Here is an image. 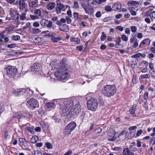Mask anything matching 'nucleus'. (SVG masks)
<instances>
[{"instance_id": "obj_42", "label": "nucleus", "mask_w": 155, "mask_h": 155, "mask_svg": "<svg viewBox=\"0 0 155 155\" xmlns=\"http://www.w3.org/2000/svg\"><path fill=\"white\" fill-rule=\"evenodd\" d=\"M131 63H134V64H131V65L132 68H135L136 67L137 63L136 61L134 62V61H131Z\"/></svg>"}, {"instance_id": "obj_16", "label": "nucleus", "mask_w": 155, "mask_h": 155, "mask_svg": "<svg viewBox=\"0 0 155 155\" xmlns=\"http://www.w3.org/2000/svg\"><path fill=\"white\" fill-rule=\"evenodd\" d=\"M56 34L54 33L50 32L46 36H48V38H51V39H61L59 37H56Z\"/></svg>"}, {"instance_id": "obj_53", "label": "nucleus", "mask_w": 155, "mask_h": 155, "mask_svg": "<svg viewBox=\"0 0 155 155\" xmlns=\"http://www.w3.org/2000/svg\"><path fill=\"white\" fill-rule=\"evenodd\" d=\"M95 16L97 18H99L101 16V12L100 11H98L95 14Z\"/></svg>"}, {"instance_id": "obj_44", "label": "nucleus", "mask_w": 155, "mask_h": 155, "mask_svg": "<svg viewBox=\"0 0 155 155\" xmlns=\"http://www.w3.org/2000/svg\"><path fill=\"white\" fill-rule=\"evenodd\" d=\"M5 32V31H2V33H0V38L2 39H8L7 37H6L5 35L3 34Z\"/></svg>"}, {"instance_id": "obj_24", "label": "nucleus", "mask_w": 155, "mask_h": 155, "mask_svg": "<svg viewBox=\"0 0 155 155\" xmlns=\"http://www.w3.org/2000/svg\"><path fill=\"white\" fill-rule=\"evenodd\" d=\"M33 91L32 90H31L29 88H28L26 90H25V94H27L28 93V95L27 96L28 97H29L33 94Z\"/></svg>"}, {"instance_id": "obj_36", "label": "nucleus", "mask_w": 155, "mask_h": 155, "mask_svg": "<svg viewBox=\"0 0 155 155\" xmlns=\"http://www.w3.org/2000/svg\"><path fill=\"white\" fill-rule=\"evenodd\" d=\"M19 140L20 143L23 144H25L26 140L25 139L22 138H20L19 139Z\"/></svg>"}, {"instance_id": "obj_31", "label": "nucleus", "mask_w": 155, "mask_h": 155, "mask_svg": "<svg viewBox=\"0 0 155 155\" xmlns=\"http://www.w3.org/2000/svg\"><path fill=\"white\" fill-rule=\"evenodd\" d=\"M45 145L48 149H51L52 148V145L49 142H46L45 143Z\"/></svg>"}, {"instance_id": "obj_13", "label": "nucleus", "mask_w": 155, "mask_h": 155, "mask_svg": "<svg viewBox=\"0 0 155 155\" xmlns=\"http://www.w3.org/2000/svg\"><path fill=\"white\" fill-rule=\"evenodd\" d=\"M25 91V89H19L17 91H15L13 93V94L16 96H19L23 94L24 92Z\"/></svg>"}, {"instance_id": "obj_58", "label": "nucleus", "mask_w": 155, "mask_h": 155, "mask_svg": "<svg viewBox=\"0 0 155 155\" xmlns=\"http://www.w3.org/2000/svg\"><path fill=\"white\" fill-rule=\"evenodd\" d=\"M142 132L143 131L142 130H138L136 134V136L137 137L139 136L141 134Z\"/></svg>"}, {"instance_id": "obj_28", "label": "nucleus", "mask_w": 155, "mask_h": 155, "mask_svg": "<svg viewBox=\"0 0 155 155\" xmlns=\"http://www.w3.org/2000/svg\"><path fill=\"white\" fill-rule=\"evenodd\" d=\"M129 148L130 150L133 151H136L137 150V148L135 144L130 145Z\"/></svg>"}, {"instance_id": "obj_56", "label": "nucleus", "mask_w": 155, "mask_h": 155, "mask_svg": "<svg viewBox=\"0 0 155 155\" xmlns=\"http://www.w3.org/2000/svg\"><path fill=\"white\" fill-rule=\"evenodd\" d=\"M132 81L133 84H136L137 82V79L135 77H134L132 78Z\"/></svg>"}, {"instance_id": "obj_45", "label": "nucleus", "mask_w": 155, "mask_h": 155, "mask_svg": "<svg viewBox=\"0 0 155 155\" xmlns=\"http://www.w3.org/2000/svg\"><path fill=\"white\" fill-rule=\"evenodd\" d=\"M26 13L22 14L20 16V19L21 20H24L26 18Z\"/></svg>"}, {"instance_id": "obj_15", "label": "nucleus", "mask_w": 155, "mask_h": 155, "mask_svg": "<svg viewBox=\"0 0 155 155\" xmlns=\"http://www.w3.org/2000/svg\"><path fill=\"white\" fill-rule=\"evenodd\" d=\"M121 7V4L120 3H115L112 6V10L114 11H117L120 10Z\"/></svg>"}, {"instance_id": "obj_21", "label": "nucleus", "mask_w": 155, "mask_h": 155, "mask_svg": "<svg viewBox=\"0 0 155 155\" xmlns=\"http://www.w3.org/2000/svg\"><path fill=\"white\" fill-rule=\"evenodd\" d=\"M150 42V39H144V40L141 43L139 46L140 47H143L142 45H144V44L148 45L149 44Z\"/></svg>"}, {"instance_id": "obj_37", "label": "nucleus", "mask_w": 155, "mask_h": 155, "mask_svg": "<svg viewBox=\"0 0 155 155\" xmlns=\"http://www.w3.org/2000/svg\"><path fill=\"white\" fill-rule=\"evenodd\" d=\"M104 9L107 12L111 11L112 9L110 6L109 5H107L105 6Z\"/></svg>"}, {"instance_id": "obj_6", "label": "nucleus", "mask_w": 155, "mask_h": 155, "mask_svg": "<svg viewBox=\"0 0 155 155\" xmlns=\"http://www.w3.org/2000/svg\"><path fill=\"white\" fill-rule=\"evenodd\" d=\"M76 126V124L75 122L74 121L71 122L65 127L63 131V134L65 135L70 134L71 132L75 129Z\"/></svg>"}, {"instance_id": "obj_25", "label": "nucleus", "mask_w": 155, "mask_h": 155, "mask_svg": "<svg viewBox=\"0 0 155 155\" xmlns=\"http://www.w3.org/2000/svg\"><path fill=\"white\" fill-rule=\"evenodd\" d=\"M150 77V75L149 74H144L141 75L140 76L139 79H142L144 78H149Z\"/></svg>"}, {"instance_id": "obj_5", "label": "nucleus", "mask_w": 155, "mask_h": 155, "mask_svg": "<svg viewBox=\"0 0 155 155\" xmlns=\"http://www.w3.org/2000/svg\"><path fill=\"white\" fill-rule=\"evenodd\" d=\"M87 105L89 110L95 111L98 106L97 99L94 97H91L87 101Z\"/></svg>"}, {"instance_id": "obj_26", "label": "nucleus", "mask_w": 155, "mask_h": 155, "mask_svg": "<svg viewBox=\"0 0 155 155\" xmlns=\"http://www.w3.org/2000/svg\"><path fill=\"white\" fill-rule=\"evenodd\" d=\"M130 42L133 44L132 46L134 48H136L138 45V43L135 39H130Z\"/></svg>"}, {"instance_id": "obj_43", "label": "nucleus", "mask_w": 155, "mask_h": 155, "mask_svg": "<svg viewBox=\"0 0 155 155\" xmlns=\"http://www.w3.org/2000/svg\"><path fill=\"white\" fill-rule=\"evenodd\" d=\"M26 129L28 130L31 133H32L33 131V128L31 127H26Z\"/></svg>"}, {"instance_id": "obj_52", "label": "nucleus", "mask_w": 155, "mask_h": 155, "mask_svg": "<svg viewBox=\"0 0 155 155\" xmlns=\"http://www.w3.org/2000/svg\"><path fill=\"white\" fill-rule=\"evenodd\" d=\"M149 142L151 144L152 143L153 145L155 143V138L153 137L150 140Z\"/></svg>"}, {"instance_id": "obj_14", "label": "nucleus", "mask_w": 155, "mask_h": 155, "mask_svg": "<svg viewBox=\"0 0 155 155\" xmlns=\"http://www.w3.org/2000/svg\"><path fill=\"white\" fill-rule=\"evenodd\" d=\"M120 40L119 39V41H116L115 43H110L108 44V45L109 47H115L116 48H118L119 46L120 45Z\"/></svg>"}, {"instance_id": "obj_7", "label": "nucleus", "mask_w": 155, "mask_h": 155, "mask_svg": "<svg viewBox=\"0 0 155 155\" xmlns=\"http://www.w3.org/2000/svg\"><path fill=\"white\" fill-rule=\"evenodd\" d=\"M27 105L31 109L39 107V103L37 100L34 98L29 99L26 103Z\"/></svg>"}, {"instance_id": "obj_1", "label": "nucleus", "mask_w": 155, "mask_h": 155, "mask_svg": "<svg viewBox=\"0 0 155 155\" xmlns=\"http://www.w3.org/2000/svg\"><path fill=\"white\" fill-rule=\"evenodd\" d=\"M58 65L54 66L55 68L57 69V72L55 74L58 78L61 79H64L68 75V69L69 66L67 64L64 62V59L61 60Z\"/></svg>"}, {"instance_id": "obj_57", "label": "nucleus", "mask_w": 155, "mask_h": 155, "mask_svg": "<svg viewBox=\"0 0 155 155\" xmlns=\"http://www.w3.org/2000/svg\"><path fill=\"white\" fill-rule=\"evenodd\" d=\"M74 6L75 8H78L79 7V5L78 4V2H74Z\"/></svg>"}, {"instance_id": "obj_50", "label": "nucleus", "mask_w": 155, "mask_h": 155, "mask_svg": "<svg viewBox=\"0 0 155 155\" xmlns=\"http://www.w3.org/2000/svg\"><path fill=\"white\" fill-rule=\"evenodd\" d=\"M65 18L67 24H70L71 22V20L69 17L66 16Z\"/></svg>"}, {"instance_id": "obj_9", "label": "nucleus", "mask_w": 155, "mask_h": 155, "mask_svg": "<svg viewBox=\"0 0 155 155\" xmlns=\"http://www.w3.org/2000/svg\"><path fill=\"white\" fill-rule=\"evenodd\" d=\"M40 24L42 26H47L48 28H51L52 26V22L48 21L45 19H43L40 21Z\"/></svg>"}, {"instance_id": "obj_12", "label": "nucleus", "mask_w": 155, "mask_h": 155, "mask_svg": "<svg viewBox=\"0 0 155 155\" xmlns=\"http://www.w3.org/2000/svg\"><path fill=\"white\" fill-rule=\"evenodd\" d=\"M72 107L73 109V110H72V113L73 114V115L74 114V113H76V114H78L80 111L79 109H79L80 108L79 104H76L75 105V107H74L73 105Z\"/></svg>"}, {"instance_id": "obj_33", "label": "nucleus", "mask_w": 155, "mask_h": 155, "mask_svg": "<svg viewBox=\"0 0 155 155\" xmlns=\"http://www.w3.org/2000/svg\"><path fill=\"white\" fill-rule=\"evenodd\" d=\"M94 9L92 8H89L86 12L88 15H91L93 13Z\"/></svg>"}, {"instance_id": "obj_23", "label": "nucleus", "mask_w": 155, "mask_h": 155, "mask_svg": "<svg viewBox=\"0 0 155 155\" xmlns=\"http://www.w3.org/2000/svg\"><path fill=\"white\" fill-rule=\"evenodd\" d=\"M38 140V137L36 135H34L33 136L32 138L31 139V142L32 143H36Z\"/></svg>"}, {"instance_id": "obj_29", "label": "nucleus", "mask_w": 155, "mask_h": 155, "mask_svg": "<svg viewBox=\"0 0 155 155\" xmlns=\"http://www.w3.org/2000/svg\"><path fill=\"white\" fill-rule=\"evenodd\" d=\"M135 135L134 132H130L127 135V137L129 139H130L133 137Z\"/></svg>"}, {"instance_id": "obj_4", "label": "nucleus", "mask_w": 155, "mask_h": 155, "mask_svg": "<svg viewBox=\"0 0 155 155\" xmlns=\"http://www.w3.org/2000/svg\"><path fill=\"white\" fill-rule=\"evenodd\" d=\"M17 69L13 66H9L5 69L4 77L7 80L11 78H15L17 75Z\"/></svg>"}, {"instance_id": "obj_40", "label": "nucleus", "mask_w": 155, "mask_h": 155, "mask_svg": "<svg viewBox=\"0 0 155 155\" xmlns=\"http://www.w3.org/2000/svg\"><path fill=\"white\" fill-rule=\"evenodd\" d=\"M140 53H138L136 54L133 55L131 57L133 58H139L140 57Z\"/></svg>"}, {"instance_id": "obj_46", "label": "nucleus", "mask_w": 155, "mask_h": 155, "mask_svg": "<svg viewBox=\"0 0 155 155\" xmlns=\"http://www.w3.org/2000/svg\"><path fill=\"white\" fill-rule=\"evenodd\" d=\"M71 41H74L76 44H79L80 42V39H70Z\"/></svg>"}, {"instance_id": "obj_55", "label": "nucleus", "mask_w": 155, "mask_h": 155, "mask_svg": "<svg viewBox=\"0 0 155 155\" xmlns=\"http://www.w3.org/2000/svg\"><path fill=\"white\" fill-rule=\"evenodd\" d=\"M5 29L6 31L9 32L13 30L12 27L10 26L6 27L5 28Z\"/></svg>"}, {"instance_id": "obj_11", "label": "nucleus", "mask_w": 155, "mask_h": 155, "mask_svg": "<svg viewBox=\"0 0 155 155\" xmlns=\"http://www.w3.org/2000/svg\"><path fill=\"white\" fill-rule=\"evenodd\" d=\"M18 14V11L15 8H11L9 10V14L12 17Z\"/></svg>"}, {"instance_id": "obj_47", "label": "nucleus", "mask_w": 155, "mask_h": 155, "mask_svg": "<svg viewBox=\"0 0 155 155\" xmlns=\"http://www.w3.org/2000/svg\"><path fill=\"white\" fill-rule=\"evenodd\" d=\"M131 31L133 32H135L137 29V27L135 26H132L130 27Z\"/></svg>"}, {"instance_id": "obj_64", "label": "nucleus", "mask_w": 155, "mask_h": 155, "mask_svg": "<svg viewBox=\"0 0 155 155\" xmlns=\"http://www.w3.org/2000/svg\"><path fill=\"white\" fill-rule=\"evenodd\" d=\"M72 153V151L71 150H70L67 152L64 153V155H70Z\"/></svg>"}, {"instance_id": "obj_59", "label": "nucleus", "mask_w": 155, "mask_h": 155, "mask_svg": "<svg viewBox=\"0 0 155 155\" xmlns=\"http://www.w3.org/2000/svg\"><path fill=\"white\" fill-rule=\"evenodd\" d=\"M127 134V132L126 131L124 130L121 132V133L119 134V136H124V137L126 136V134Z\"/></svg>"}, {"instance_id": "obj_30", "label": "nucleus", "mask_w": 155, "mask_h": 155, "mask_svg": "<svg viewBox=\"0 0 155 155\" xmlns=\"http://www.w3.org/2000/svg\"><path fill=\"white\" fill-rule=\"evenodd\" d=\"M19 16L20 15L19 13L18 14L14 17H12L13 20L15 22H18L19 19Z\"/></svg>"}, {"instance_id": "obj_51", "label": "nucleus", "mask_w": 155, "mask_h": 155, "mask_svg": "<svg viewBox=\"0 0 155 155\" xmlns=\"http://www.w3.org/2000/svg\"><path fill=\"white\" fill-rule=\"evenodd\" d=\"M24 146L23 147H21L23 149L25 150H28V145L26 143H25V144H23Z\"/></svg>"}, {"instance_id": "obj_54", "label": "nucleus", "mask_w": 155, "mask_h": 155, "mask_svg": "<svg viewBox=\"0 0 155 155\" xmlns=\"http://www.w3.org/2000/svg\"><path fill=\"white\" fill-rule=\"evenodd\" d=\"M74 18H75V20L78 19V13L77 12H74L73 14Z\"/></svg>"}, {"instance_id": "obj_22", "label": "nucleus", "mask_w": 155, "mask_h": 155, "mask_svg": "<svg viewBox=\"0 0 155 155\" xmlns=\"http://www.w3.org/2000/svg\"><path fill=\"white\" fill-rule=\"evenodd\" d=\"M47 109L53 108L55 106V104L54 102H49L46 105Z\"/></svg>"}, {"instance_id": "obj_27", "label": "nucleus", "mask_w": 155, "mask_h": 155, "mask_svg": "<svg viewBox=\"0 0 155 155\" xmlns=\"http://www.w3.org/2000/svg\"><path fill=\"white\" fill-rule=\"evenodd\" d=\"M136 110V108L134 107H132L130 108L129 110V111L130 113L133 116L135 115V111Z\"/></svg>"}, {"instance_id": "obj_63", "label": "nucleus", "mask_w": 155, "mask_h": 155, "mask_svg": "<svg viewBox=\"0 0 155 155\" xmlns=\"http://www.w3.org/2000/svg\"><path fill=\"white\" fill-rule=\"evenodd\" d=\"M16 44H11L8 45L7 46L8 47L10 48H12L15 47Z\"/></svg>"}, {"instance_id": "obj_49", "label": "nucleus", "mask_w": 155, "mask_h": 155, "mask_svg": "<svg viewBox=\"0 0 155 155\" xmlns=\"http://www.w3.org/2000/svg\"><path fill=\"white\" fill-rule=\"evenodd\" d=\"M34 154L35 155H42V153L39 150H35L34 151Z\"/></svg>"}, {"instance_id": "obj_32", "label": "nucleus", "mask_w": 155, "mask_h": 155, "mask_svg": "<svg viewBox=\"0 0 155 155\" xmlns=\"http://www.w3.org/2000/svg\"><path fill=\"white\" fill-rule=\"evenodd\" d=\"M30 23L29 22L26 23V25L24 26L23 28L25 29H29L31 28Z\"/></svg>"}, {"instance_id": "obj_10", "label": "nucleus", "mask_w": 155, "mask_h": 155, "mask_svg": "<svg viewBox=\"0 0 155 155\" xmlns=\"http://www.w3.org/2000/svg\"><path fill=\"white\" fill-rule=\"evenodd\" d=\"M64 5L61 3H57L56 10L57 14L61 13L62 10L64 8Z\"/></svg>"}, {"instance_id": "obj_34", "label": "nucleus", "mask_w": 155, "mask_h": 155, "mask_svg": "<svg viewBox=\"0 0 155 155\" xmlns=\"http://www.w3.org/2000/svg\"><path fill=\"white\" fill-rule=\"evenodd\" d=\"M35 14L37 15V16H40L41 15V11L38 9L35 10Z\"/></svg>"}, {"instance_id": "obj_60", "label": "nucleus", "mask_w": 155, "mask_h": 155, "mask_svg": "<svg viewBox=\"0 0 155 155\" xmlns=\"http://www.w3.org/2000/svg\"><path fill=\"white\" fill-rule=\"evenodd\" d=\"M82 6L85 10V12H86L87 11V10L89 8V6L87 5H82Z\"/></svg>"}, {"instance_id": "obj_8", "label": "nucleus", "mask_w": 155, "mask_h": 155, "mask_svg": "<svg viewBox=\"0 0 155 155\" xmlns=\"http://www.w3.org/2000/svg\"><path fill=\"white\" fill-rule=\"evenodd\" d=\"M41 69V64L36 62L34 63L31 67V72L36 74H38Z\"/></svg>"}, {"instance_id": "obj_18", "label": "nucleus", "mask_w": 155, "mask_h": 155, "mask_svg": "<svg viewBox=\"0 0 155 155\" xmlns=\"http://www.w3.org/2000/svg\"><path fill=\"white\" fill-rule=\"evenodd\" d=\"M19 8L21 9H23L25 8L26 4L24 0H21L18 2Z\"/></svg>"}, {"instance_id": "obj_48", "label": "nucleus", "mask_w": 155, "mask_h": 155, "mask_svg": "<svg viewBox=\"0 0 155 155\" xmlns=\"http://www.w3.org/2000/svg\"><path fill=\"white\" fill-rule=\"evenodd\" d=\"M40 31V30L38 28L32 29V32L33 33H38Z\"/></svg>"}, {"instance_id": "obj_62", "label": "nucleus", "mask_w": 155, "mask_h": 155, "mask_svg": "<svg viewBox=\"0 0 155 155\" xmlns=\"http://www.w3.org/2000/svg\"><path fill=\"white\" fill-rule=\"evenodd\" d=\"M67 14L68 16L70 18L72 17V13L71 10L70 9L68 10L67 12Z\"/></svg>"}, {"instance_id": "obj_41", "label": "nucleus", "mask_w": 155, "mask_h": 155, "mask_svg": "<svg viewBox=\"0 0 155 155\" xmlns=\"http://www.w3.org/2000/svg\"><path fill=\"white\" fill-rule=\"evenodd\" d=\"M148 92H146L144 93V94H143V99L144 100H147L148 98Z\"/></svg>"}, {"instance_id": "obj_35", "label": "nucleus", "mask_w": 155, "mask_h": 155, "mask_svg": "<svg viewBox=\"0 0 155 155\" xmlns=\"http://www.w3.org/2000/svg\"><path fill=\"white\" fill-rule=\"evenodd\" d=\"M129 150L127 148H125L123 151V153L124 155H128L129 153Z\"/></svg>"}, {"instance_id": "obj_2", "label": "nucleus", "mask_w": 155, "mask_h": 155, "mask_svg": "<svg viewBox=\"0 0 155 155\" xmlns=\"http://www.w3.org/2000/svg\"><path fill=\"white\" fill-rule=\"evenodd\" d=\"M74 102L71 100L68 99L66 100L63 105L60 108V112L63 116H68L71 114L73 115L72 110H73L72 107Z\"/></svg>"}, {"instance_id": "obj_39", "label": "nucleus", "mask_w": 155, "mask_h": 155, "mask_svg": "<svg viewBox=\"0 0 155 155\" xmlns=\"http://www.w3.org/2000/svg\"><path fill=\"white\" fill-rule=\"evenodd\" d=\"M35 40L32 41L34 43H35L36 44H39L41 45V42L40 40L41 39H34Z\"/></svg>"}, {"instance_id": "obj_17", "label": "nucleus", "mask_w": 155, "mask_h": 155, "mask_svg": "<svg viewBox=\"0 0 155 155\" xmlns=\"http://www.w3.org/2000/svg\"><path fill=\"white\" fill-rule=\"evenodd\" d=\"M111 131H110L109 130L108 132V135L109 136H113V137L109 139V140L112 141H114L115 140H116V137H114L115 135V132L113 130V131L112 132H113V133H111Z\"/></svg>"}, {"instance_id": "obj_3", "label": "nucleus", "mask_w": 155, "mask_h": 155, "mask_svg": "<svg viewBox=\"0 0 155 155\" xmlns=\"http://www.w3.org/2000/svg\"><path fill=\"white\" fill-rule=\"evenodd\" d=\"M117 89L114 85H106L101 90L102 94L108 97L113 96L116 92Z\"/></svg>"}, {"instance_id": "obj_38", "label": "nucleus", "mask_w": 155, "mask_h": 155, "mask_svg": "<svg viewBox=\"0 0 155 155\" xmlns=\"http://www.w3.org/2000/svg\"><path fill=\"white\" fill-rule=\"evenodd\" d=\"M128 10H130V12L132 15L134 16L136 15L137 13L135 11L132 9H130V8L129 7L128 8Z\"/></svg>"}, {"instance_id": "obj_19", "label": "nucleus", "mask_w": 155, "mask_h": 155, "mask_svg": "<svg viewBox=\"0 0 155 155\" xmlns=\"http://www.w3.org/2000/svg\"><path fill=\"white\" fill-rule=\"evenodd\" d=\"M38 2V0H33V1L30 2H29V5L30 7H35L37 6V3Z\"/></svg>"}, {"instance_id": "obj_20", "label": "nucleus", "mask_w": 155, "mask_h": 155, "mask_svg": "<svg viewBox=\"0 0 155 155\" xmlns=\"http://www.w3.org/2000/svg\"><path fill=\"white\" fill-rule=\"evenodd\" d=\"M55 6V4L54 2H51L48 5L47 8L49 10H51L54 8Z\"/></svg>"}, {"instance_id": "obj_61", "label": "nucleus", "mask_w": 155, "mask_h": 155, "mask_svg": "<svg viewBox=\"0 0 155 155\" xmlns=\"http://www.w3.org/2000/svg\"><path fill=\"white\" fill-rule=\"evenodd\" d=\"M137 147H140L141 146V142L139 140H137Z\"/></svg>"}]
</instances>
